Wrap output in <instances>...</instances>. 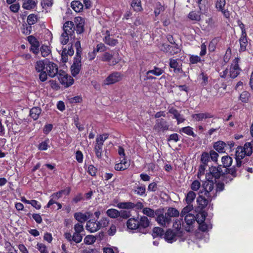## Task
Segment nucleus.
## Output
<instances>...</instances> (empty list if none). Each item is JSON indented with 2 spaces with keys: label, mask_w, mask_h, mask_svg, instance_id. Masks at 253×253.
I'll use <instances>...</instances> for the list:
<instances>
[{
  "label": "nucleus",
  "mask_w": 253,
  "mask_h": 253,
  "mask_svg": "<svg viewBox=\"0 0 253 253\" xmlns=\"http://www.w3.org/2000/svg\"><path fill=\"white\" fill-rule=\"evenodd\" d=\"M203 189L200 191L201 194H203L207 198L212 199L216 196V190L214 188V183L212 180H207L202 184Z\"/></svg>",
  "instance_id": "f257e3e1"
},
{
  "label": "nucleus",
  "mask_w": 253,
  "mask_h": 253,
  "mask_svg": "<svg viewBox=\"0 0 253 253\" xmlns=\"http://www.w3.org/2000/svg\"><path fill=\"white\" fill-rule=\"evenodd\" d=\"M108 133H103L97 136L94 145V151L96 157L98 159L102 158L103 152V146L104 141L108 138Z\"/></svg>",
  "instance_id": "f03ea898"
},
{
  "label": "nucleus",
  "mask_w": 253,
  "mask_h": 253,
  "mask_svg": "<svg viewBox=\"0 0 253 253\" xmlns=\"http://www.w3.org/2000/svg\"><path fill=\"white\" fill-rule=\"evenodd\" d=\"M156 215H157L156 221L160 225L164 227L169 226L171 219L167 216L166 213L164 214L161 211L157 210Z\"/></svg>",
  "instance_id": "7ed1b4c3"
},
{
  "label": "nucleus",
  "mask_w": 253,
  "mask_h": 253,
  "mask_svg": "<svg viewBox=\"0 0 253 253\" xmlns=\"http://www.w3.org/2000/svg\"><path fill=\"white\" fill-rule=\"evenodd\" d=\"M82 67L81 55H76L74 57L73 64L71 67L72 75L76 77L80 73Z\"/></svg>",
  "instance_id": "20e7f679"
},
{
  "label": "nucleus",
  "mask_w": 253,
  "mask_h": 253,
  "mask_svg": "<svg viewBox=\"0 0 253 253\" xmlns=\"http://www.w3.org/2000/svg\"><path fill=\"white\" fill-rule=\"evenodd\" d=\"M169 126L168 122L165 119H158L156 120L153 129L157 133H160L168 130Z\"/></svg>",
  "instance_id": "39448f33"
},
{
  "label": "nucleus",
  "mask_w": 253,
  "mask_h": 253,
  "mask_svg": "<svg viewBox=\"0 0 253 253\" xmlns=\"http://www.w3.org/2000/svg\"><path fill=\"white\" fill-rule=\"evenodd\" d=\"M60 82L67 86L71 85L74 83V79L70 76H68L62 70H60L57 77Z\"/></svg>",
  "instance_id": "423d86ee"
},
{
  "label": "nucleus",
  "mask_w": 253,
  "mask_h": 253,
  "mask_svg": "<svg viewBox=\"0 0 253 253\" xmlns=\"http://www.w3.org/2000/svg\"><path fill=\"white\" fill-rule=\"evenodd\" d=\"M122 79V75L120 73L115 72L110 74L104 81V84L110 85L115 84L121 81Z\"/></svg>",
  "instance_id": "0eeeda50"
},
{
  "label": "nucleus",
  "mask_w": 253,
  "mask_h": 253,
  "mask_svg": "<svg viewBox=\"0 0 253 253\" xmlns=\"http://www.w3.org/2000/svg\"><path fill=\"white\" fill-rule=\"evenodd\" d=\"M46 70L48 75L50 77L53 78L55 76H58V68L55 63L50 61H46Z\"/></svg>",
  "instance_id": "6e6552de"
},
{
  "label": "nucleus",
  "mask_w": 253,
  "mask_h": 253,
  "mask_svg": "<svg viewBox=\"0 0 253 253\" xmlns=\"http://www.w3.org/2000/svg\"><path fill=\"white\" fill-rule=\"evenodd\" d=\"M28 41L31 44L30 50L34 54H38L39 52L40 42L37 39L33 36L27 38Z\"/></svg>",
  "instance_id": "1a4fd4ad"
},
{
  "label": "nucleus",
  "mask_w": 253,
  "mask_h": 253,
  "mask_svg": "<svg viewBox=\"0 0 253 253\" xmlns=\"http://www.w3.org/2000/svg\"><path fill=\"white\" fill-rule=\"evenodd\" d=\"M239 58H236L234 60V64H232L230 68V77L232 79L236 78L240 74V69L238 65Z\"/></svg>",
  "instance_id": "9d476101"
},
{
  "label": "nucleus",
  "mask_w": 253,
  "mask_h": 253,
  "mask_svg": "<svg viewBox=\"0 0 253 253\" xmlns=\"http://www.w3.org/2000/svg\"><path fill=\"white\" fill-rule=\"evenodd\" d=\"M225 0H217L215 3V7L218 11L222 13L226 18H229L230 15V12L227 9H225Z\"/></svg>",
  "instance_id": "9b49d317"
},
{
  "label": "nucleus",
  "mask_w": 253,
  "mask_h": 253,
  "mask_svg": "<svg viewBox=\"0 0 253 253\" xmlns=\"http://www.w3.org/2000/svg\"><path fill=\"white\" fill-rule=\"evenodd\" d=\"M211 200L212 199L207 198L204 195L200 194L197 198L198 208L201 210L204 209Z\"/></svg>",
  "instance_id": "f8f14e48"
},
{
  "label": "nucleus",
  "mask_w": 253,
  "mask_h": 253,
  "mask_svg": "<svg viewBox=\"0 0 253 253\" xmlns=\"http://www.w3.org/2000/svg\"><path fill=\"white\" fill-rule=\"evenodd\" d=\"M221 165H219L217 167H211L210 168V173L212 177L215 179L220 178L221 175L225 176V171L222 170Z\"/></svg>",
  "instance_id": "ddd939ff"
},
{
  "label": "nucleus",
  "mask_w": 253,
  "mask_h": 253,
  "mask_svg": "<svg viewBox=\"0 0 253 253\" xmlns=\"http://www.w3.org/2000/svg\"><path fill=\"white\" fill-rule=\"evenodd\" d=\"M100 60L103 62H110L111 65H114L118 63L119 59H115L113 55L108 52H105L100 57Z\"/></svg>",
  "instance_id": "4468645a"
},
{
  "label": "nucleus",
  "mask_w": 253,
  "mask_h": 253,
  "mask_svg": "<svg viewBox=\"0 0 253 253\" xmlns=\"http://www.w3.org/2000/svg\"><path fill=\"white\" fill-rule=\"evenodd\" d=\"M184 216L185 221L187 225V226L185 227L186 231L189 232L191 231V226L194 223H195L196 218L195 216L192 213L187 214Z\"/></svg>",
  "instance_id": "2eb2a0df"
},
{
  "label": "nucleus",
  "mask_w": 253,
  "mask_h": 253,
  "mask_svg": "<svg viewBox=\"0 0 253 253\" xmlns=\"http://www.w3.org/2000/svg\"><path fill=\"white\" fill-rule=\"evenodd\" d=\"M101 227V224L99 222H96L91 220L87 221L86 225V229L91 233L95 232Z\"/></svg>",
  "instance_id": "dca6fc26"
},
{
  "label": "nucleus",
  "mask_w": 253,
  "mask_h": 253,
  "mask_svg": "<svg viewBox=\"0 0 253 253\" xmlns=\"http://www.w3.org/2000/svg\"><path fill=\"white\" fill-rule=\"evenodd\" d=\"M150 221L147 217L145 216H141L138 219L139 224V231L142 232V230H144L150 225ZM143 233H144L143 232Z\"/></svg>",
  "instance_id": "f3484780"
},
{
  "label": "nucleus",
  "mask_w": 253,
  "mask_h": 253,
  "mask_svg": "<svg viewBox=\"0 0 253 253\" xmlns=\"http://www.w3.org/2000/svg\"><path fill=\"white\" fill-rule=\"evenodd\" d=\"M239 170H240L238 169H237V168L235 167L234 166H233L232 168H231L230 169H228V168L226 169H225V175L229 174L232 176V178L229 177V176H225V177H226V179H229V180L226 179V181L227 182L229 181H231L233 179V178L237 177L238 176V171Z\"/></svg>",
  "instance_id": "a211bd4d"
},
{
  "label": "nucleus",
  "mask_w": 253,
  "mask_h": 253,
  "mask_svg": "<svg viewBox=\"0 0 253 253\" xmlns=\"http://www.w3.org/2000/svg\"><path fill=\"white\" fill-rule=\"evenodd\" d=\"M192 117L194 121L199 122L207 119L211 118L213 117V115L210 113L205 112L193 114Z\"/></svg>",
  "instance_id": "6ab92c4d"
},
{
  "label": "nucleus",
  "mask_w": 253,
  "mask_h": 253,
  "mask_svg": "<svg viewBox=\"0 0 253 253\" xmlns=\"http://www.w3.org/2000/svg\"><path fill=\"white\" fill-rule=\"evenodd\" d=\"M75 27L73 22L67 21L65 23L63 26L64 33L67 34L71 37L74 33Z\"/></svg>",
  "instance_id": "aec40b11"
},
{
  "label": "nucleus",
  "mask_w": 253,
  "mask_h": 253,
  "mask_svg": "<svg viewBox=\"0 0 253 253\" xmlns=\"http://www.w3.org/2000/svg\"><path fill=\"white\" fill-rule=\"evenodd\" d=\"M169 113L173 115V118L177 120V124L183 123L185 121L183 116L181 115L178 111L174 108L169 109Z\"/></svg>",
  "instance_id": "412c9836"
},
{
  "label": "nucleus",
  "mask_w": 253,
  "mask_h": 253,
  "mask_svg": "<svg viewBox=\"0 0 253 253\" xmlns=\"http://www.w3.org/2000/svg\"><path fill=\"white\" fill-rule=\"evenodd\" d=\"M126 226L130 230H136L139 231L138 219L135 218H130L126 222Z\"/></svg>",
  "instance_id": "4be33fe9"
},
{
  "label": "nucleus",
  "mask_w": 253,
  "mask_h": 253,
  "mask_svg": "<svg viewBox=\"0 0 253 253\" xmlns=\"http://www.w3.org/2000/svg\"><path fill=\"white\" fill-rule=\"evenodd\" d=\"M90 213L86 212L84 214L82 212H77L74 214L75 218L81 223H84L90 218Z\"/></svg>",
  "instance_id": "5701e85b"
},
{
  "label": "nucleus",
  "mask_w": 253,
  "mask_h": 253,
  "mask_svg": "<svg viewBox=\"0 0 253 253\" xmlns=\"http://www.w3.org/2000/svg\"><path fill=\"white\" fill-rule=\"evenodd\" d=\"M103 42L106 44L112 46H115L118 43L117 40L110 37V32L108 30L106 31L105 36L103 38Z\"/></svg>",
  "instance_id": "b1692460"
},
{
  "label": "nucleus",
  "mask_w": 253,
  "mask_h": 253,
  "mask_svg": "<svg viewBox=\"0 0 253 253\" xmlns=\"http://www.w3.org/2000/svg\"><path fill=\"white\" fill-rule=\"evenodd\" d=\"M75 23L76 24V31L78 34H81L84 31V20L80 17L76 18Z\"/></svg>",
  "instance_id": "393cba45"
},
{
  "label": "nucleus",
  "mask_w": 253,
  "mask_h": 253,
  "mask_svg": "<svg viewBox=\"0 0 253 253\" xmlns=\"http://www.w3.org/2000/svg\"><path fill=\"white\" fill-rule=\"evenodd\" d=\"M226 147V143L222 141L214 142L213 145V148L219 153H224Z\"/></svg>",
  "instance_id": "a878e982"
},
{
  "label": "nucleus",
  "mask_w": 253,
  "mask_h": 253,
  "mask_svg": "<svg viewBox=\"0 0 253 253\" xmlns=\"http://www.w3.org/2000/svg\"><path fill=\"white\" fill-rule=\"evenodd\" d=\"M129 166V163L125 158L120 160V162L115 166V169L116 170H124L127 169Z\"/></svg>",
  "instance_id": "bb28decb"
},
{
  "label": "nucleus",
  "mask_w": 253,
  "mask_h": 253,
  "mask_svg": "<svg viewBox=\"0 0 253 253\" xmlns=\"http://www.w3.org/2000/svg\"><path fill=\"white\" fill-rule=\"evenodd\" d=\"M165 238L169 243H171L176 240V234L171 229H169L165 233Z\"/></svg>",
  "instance_id": "cd10ccee"
},
{
  "label": "nucleus",
  "mask_w": 253,
  "mask_h": 253,
  "mask_svg": "<svg viewBox=\"0 0 253 253\" xmlns=\"http://www.w3.org/2000/svg\"><path fill=\"white\" fill-rule=\"evenodd\" d=\"M42 113V109L40 107L32 108L30 111V116L34 120H37Z\"/></svg>",
  "instance_id": "c85d7f7f"
},
{
  "label": "nucleus",
  "mask_w": 253,
  "mask_h": 253,
  "mask_svg": "<svg viewBox=\"0 0 253 253\" xmlns=\"http://www.w3.org/2000/svg\"><path fill=\"white\" fill-rule=\"evenodd\" d=\"M46 67V61L43 60L38 61L35 65V70L37 72L44 71Z\"/></svg>",
  "instance_id": "c756f323"
},
{
  "label": "nucleus",
  "mask_w": 253,
  "mask_h": 253,
  "mask_svg": "<svg viewBox=\"0 0 253 253\" xmlns=\"http://www.w3.org/2000/svg\"><path fill=\"white\" fill-rule=\"evenodd\" d=\"M196 196V193L192 191H189L186 195L185 201L187 204H192V202L195 199Z\"/></svg>",
  "instance_id": "7c9ffc66"
},
{
  "label": "nucleus",
  "mask_w": 253,
  "mask_h": 253,
  "mask_svg": "<svg viewBox=\"0 0 253 253\" xmlns=\"http://www.w3.org/2000/svg\"><path fill=\"white\" fill-rule=\"evenodd\" d=\"M243 148L247 156H251L253 153V140L251 142L246 143Z\"/></svg>",
  "instance_id": "2f4dec72"
},
{
  "label": "nucleus",
  "mask_w": 253,
  "mask_h": 253,
  "mask_svg": "<svg viewBox=\"0 0 253 253\" xmlns=\"http://www.w3.org/2000/svg\"><path fill=\"white\" fill-rule=\"evenodd\" d=\"M232 161V158L228 155L223 156L221 158L223 167L226 169L231 166Z\"/></svg>",
  "instance_id": "473e14b6"
},
{
  "label": "nucleus",
  "mask_w": 253,
  "mask_h": 253,
  "mask_svg": "<svg viewBox=\"0 0 253 253\" xmlns=\"http://www.w3.org/2000/svg\"><path fill=\"white\" fill-rule=\"evenodd\" d=\"M167 216L171 219V217H177L179 215V212L174 208H169L166 212Z\"/></svg>",
  "instance_id": "72a5a7b5"
},
{
  "label": "nucleus",
  "mask_w": 253,
  "mask_h": 253,
  "mask_svg": "<svg viewBox=\"0 0 253 253\" xmlns=\"http://www.w3.org/2000/svg\"><path fill=\"white\" fill-rule=\"evenodd\" d=\"M165 71L164 69L159 67L155 66L153 69L150 70L146 72V74H152L156 76H159L164 73Z\"/></svg>",
  "instance_id": "f704fd0d"
},
{
  "label": "nucleus",
  "mask_w": 253,
  "mask_h": 253,
  "mask_svg": "<svg viewBox=\"0 0 253 253\" xmlns=\"http://www.w3.org/2000/svg\"><path fill=\"white\" fill-rule=\"evenodd\" d=\"M72 8L77 12H80L84 7V5L78 0H74L71 2Z\"/></svg>",
  "instance_id": "c9c22d12"
},
{
  "label": "nucleus",
  "mask_w": 253,
  "mask_h": 253,
  "mask_svg": "<svg viewBox=\"0 0 253 253\" xmlns=\"http://www.w3.org/2000/svg\"><path fill=\"white\" fill-rule=\"evenodd\" d=\"M240 51H245L246 50V47L248 44L247 35L241 36L240 40Z\"/></svg>",
  "instance_id": "e433bc0d"
},
{
  "label": "nucleus",
  "mask_w": 253,
  "mask_h": 253,
  "mask_svg": "<svg viewBox=\"0 0 253 253\" xmlns=\"http://www.w3.org/2000/svg\"><path fill=\"white\" fill-rule=\"evenodd\" d=\"M188 17L191 20L194 21L195 22H199L201 20V15L200 12L195 11L190 12L188 15Z\"/></svg>",
  "instance_id": "4c0bfd02"
},
{
  "label": "nucleus",
  "mask_w": 253,
  "mask_h": 253,
  "mask_svg": "<svg viewBox=\"0 0 253 253\" xmlns=\"http://www.w3.org/2000/svg\"><path fill=\"white\" fill-rule=\"evenodd\" d=\"M131 6L135 11L138 12L142 10L141 0H132Z\"/></svg>",
  "instance_id": "58836bf2"
},
{
  "label": "nucleus",
  "mask_w": 253,
  "mask_h": 253,
  "mask_svg": "<svg viewBox=\"0 0 253 253\" xmlns=\"http://www.w3.org/2000/svg\"><path fill=\"white\" fill-rule=\"evenodd\" d=\"M118 207L123 209H132L134 208V204L132 202H122L118 204Z\"/></svg>",
  "instance_id": "ea45409f"
},
{
  "label": "nucleus",
  "mask_w": 253,
  "mask_h": 253,
  "mask_svg": "<svg viewBox=\"0 0 253 253\" xmlns=\"http://www.w3.org/2000/svg\"><path fill=\"white\" fill-rule=\"evenodd\" d=\"M106 214L111 218H116L119 217L120 212L116 209H110L106 211Z\"/></svg>",
  "instance_id": "a19ab883"
},
{
  "label": "nucleus",
  "mask_w": 253,
  "mask_h": 253,
  "mask_svg": "<svg viewBox=\"0 0 253 253\" xmlns=\"http://www.w3.org/2000/svg\"><path fill=\"white\" fill-rule=\"evenodd\" d=\"M244 148L242 146H238L236 151V159H243L246 155V153L244 151Z\"/></svg>",
  "instance_id": "79ce46f5"
},
{
  "label": "nucleus",
  "mask_w": 253,
  "mask_h": 253,
  "mask_svg": "<svg viewBox=\"0 0 253 253\" xmlns=\"http://www.w3.org/2000/svg\"><path fill=\"white\" fill-rule=\"evenodd\" d=\"M35 6L34 1L32 0H24L22 7L26 9L30 10L33 8Z\"/></svg>",
  "instance_id": "37998d69"
},
{
  "label": "nucleus",
  "mask_w": 253,
  "mask_h": 253,
  "mask_svg": "<svg viewBox=\"0 0 253 253\" xmlns=\"http://www.w3.org/2000/svg\"><path fill=\"white\" fill-rule=\"evenodd\" d=\"M194 209L193 205L192 204H187L182 210L180 215L181 217H184L187 214H189L190 212L191 211Z\"/></svg>",
  "instance_id": "c03bdc74"
},
{
  "label": "nucleus",
  "mask_w": 253,
  "mask_h": 253,
  "mask_svg": "<svg viewBox=\"0 0 253 253\" xmlns=\"http://www.w3.org/2000/svg\"><path fill=\"white\" fill-rule=\"evenodd\" d=\"M180 131L188 135H191L194 137L196 136V134H195L193 131V128L190 126H188L186 127H182L180 129Z\"/></svg>",
  "instance_id": "a18cd8bd"
},
{
  "label": "nucleus",
  "mask_w": 253,
  "mask_h": 253,
  "mask_svg": "<svg viewBox=\"0 0 253 253\" xmlns=\"http://www.w3.org/2000/svg\"><path fill=\"white\" fill-rule=\"evenodd\" d=\"M142 212L144 214L150 217H154L156 215V211L154 210L149 208H144L143 209Z\"/></svg>",
  "instance_id": "49530a36"
},
{
  "label": "nucleus",
  "mask_w": 253,
  "mask_h": 253,
  "mask_svg": "<svg viewBox=\"0 0 253 253\" xmlns=\"http://www.w3.org/2000/svg\"><path fill=\"white\" fill-rule=\"evenodd\" d=\"M146 187L145 185H141L137 186L134 191V193L140 196L145 195Z\"/></svg>",
  "instance_id": "de8ad7c7"
},
{
  "label": "nucleus",
  "mask_w": 253,
  "mask_h": 253,
  "mask_svg": "<svg viewBox=\"0 0 253 253\" xmlns=\"http://www.w3.org/2000/svg\"><path fill=\"white\" fill-rule=\"evenodd\" d=\"M200 160L202 164L208 165V163L210 161V158L208 152H203L201 156Z\"/></svg>",
  "instance_id": "09e8293b"
},
{
  "label": "nucleus",
  "mask_w": 253,
  "mask_h": 253,
  "mask_svg": "<svg viewBox=\"0 0 253 253\" xmlns=\"http://www.w3.org/2000/svg\"><path fill=\"white\" fill-rule=\"evenodd\" d=\"M40 50L42 55L44 57H46L51 53L49 47L45 45H42L40 48Z\"/></svg>",
  "instance_id": "8fccbe9b"
},
{
  "label": "nucleus",
  "mask_w": 253,
  "mask_h": 253,
  "mask_svg": "<svg viewBox=\"0 0 253 253\" xmlns=\"http://www.w3.org/2000/svg\"><path fill=\"white\" fill-rule=\"evenodd\" d=\"M208 153L210 158V160L214 162H217L218 158L219 157V155L217 153H216L215 151L211 150H210Z\"/></svg>",
  "instance_id": "3c124183"
},
{
  "label": "nucleus",
  "mask_w": 253,
  "mask_h": 253,
  "mask_svg": "<svg viewBox=\"0 0 253 253\" xmlns=\"http://www.w3.org/2000/svg\"><path fill=\"white\" fill-rule=\"evenodd\" d=\"M96 238L93 235H87L84 239V242L87 245H91L95 242Z\"/></svg>",
  "instance_id": "603ef678"
},
{
  "label": "nucleus",
  "mask_w": 253,
  "mask_h": 253,
  "mask_svg": "<svg viewBox=\"0 0 253 253\" xmlns=\"http://www.w3.org/2000/svg\"><path fill=\"white\" fill-rule=\"evenodd\" d=\"M250 97V94L248 91H243L240 95V100L243 102L246 103L248 101Z\"/></svg>",
  "instance_id": "864d4df0"
},
{
  "label": "nucleus",
  "mask_w": 253,
  "mask_h": 253,
  "mask_svg": "<svg viewBox=\"0 0 253 253\" xmlns=\"http://www.w3.org/2000/svg\"><path fill=\"white\" fill-rule=\"evenodd\" d=\"M83 235L82 233H74L73 235V241L76 243H80L83 239Z\"/></svg>",
  "instance_id": "5fc2aeb1"
},
{
  "label": "nucleus",
  "mask_w": 253,
  "mask_h": 253,
  "mask_svg": "<svg viewBox=\"0 0 253 253\" xmlns=\"http://www.w3.org/2000/svg\"><path fill=\"white\" fill-rule=\"evenodd\" d=\"M174 46H171V49L169 50V54L170 55H173L176 53H179L180 51V46H179L178 44H173Z\"/></svg>",
  "instance_id": "6e6d98bb"
},
{
  "label": "nucleus",
  "mask_w": 253,
  "mask_h": 253,
  "mask_svg": "<svg viewBox=\"0 0 253 253\" xmlns=\"http://www.w3.org/2000/svg\"><path fill=\"white\" fill-rule=\"evenodd\" d=\"M164 233V230L159 227H156L153 230V236L155 237L158 236H162Z\"/></svg>",
  "instance_id": "4d7b16f0"
},
{
  "label": "nucleus",
  "mask_w": 253,
  "mask_h": 253,
  "mask_svg": "<svg viewBox=\"0 0 253 253\" xmlns=\"http://www.w3.org/2000/svg\"><path fill=\"white\" fill-rule=\"evenodd\" d=\"M27 21L29 25H32L37 22V18L35 15L30 14L28 16Z\"/></svg>",
  "instance_id": "13d9d810"
},
{
  "label": "nucleus",
  "mask_w": 253,
  "mask_h": 253,
  "mask_svg": "<svg viewBox=\"0 0 253 253\" xmlns=\"http://www.w3.org/2000/svg\"><path fill=\"white\" fill-rule=\"evenodd\" d=\"M49 140L47 139L39 144L38 148L40 150H46L48 147Z\"/></svg>",
  "instance_id": "bf43d9fd"
},
{
  "label": "nucleus",
  "mask_w": 253,
  "mask_h": 253,
  "mask_svg": "<svg viewBox=\"0 0 253 253\" xmlns=\"http://www.w3.org/2000/svg\"><path fill=\"white\" fill-rule=\"evenodd\" d=\"M36 248L41 252V253H48L46 247L45 245L42 243H38L37 245Z\"/></svg>",
  "instance_id": "052dcab7"
},
{
  "label": "nucleus",
  "mask_w": 253,
  "mask_h": 253,
  "mask_svg": "<svg viewBox=\"0 0 253 253\" xmlns=\"http://www.w3.org/2000/svg\"><path fill=\"white\" fill-rule=\"evenodd\" d=\"M201 187V183L198 180H194L191 184V189L192 191H198Z\"/></svg>",
  "instance_id": "680f3d73"
},
{
  "label": "nucleus",
  "mask_w": 253,
  "mask_h": 253,
  "mask_svg": "<svg viewBox=\"0 0 253 253\" xmlns=\"http://www.w3.org/2000/svg\"><path fill=\"white\" fill-rule=\"evenodd\" d=\"M195 217L196 218V221L198 224H201V223L204 222L206 219L205 214L202 212L197 214Z\"/></svg>",
  "instance_id": "e2e57ef3"
},
{
  "label": "nucleus",
  "mask_w": 253,
  "mask_h": 253,
  "mask_svg": "<svg viewBox=\"0 0 253 253\" xmlns=\"http://www.w3.org/2000/svg\"><path fill=\"white\" fill-rule=\"evenodd\" d=\"M69 35L63 33L60 37L61 43L63 45L67 44L69 41Z\"/></svg>",
  "instance_id": "0e129e2a"
},
{
  "label": "nucleus",
  "mask_w": 253,
  "mask_h": 253,
  "mask_svg": "<svg viewBox=\"0 0 253 253\" xmlns=\"http://www.w3.org/2000/svg\"><path fill=\"white\" fill-rule=\"evenodd\" d=\"M74 229L75 230L74 233H82L84 231L83 225L79 223L74 225Z\"/></svg>",
  "instance_id": "69168bd1"
},
{
  "label": "nucleus",
  "mask_w": 253,
  "mask_h": 253,
  "mask_svg": "<svg viewBox=\"0 0 253 253\" xmlns=\"http://www.w3.org/2000/svg\"><path fill=\"white\" fill-rule=\"evenodd\" d=\"M88 173L92 176H95L97 169L93 165H89L87 169Z\"/></svg>",
  "instance_id": "338daca9"
},
{
  "label": "nucleus",
  "mask_w": 253,
  "mask_h": 253,
  "mask_svg": "<svg viewBox=\"0 0 253 253\" xmlns=\"http://www.w3.org/2000/svg\"><path fill=\"white\" fill-rule=\"evenodd\" d=\"M120 212L119 216L121 218L126 219L129 217L131 215L130 212L127 211H121Z\"/></svg>",
  "instance_id": "774afa93"
}]
</instances>
